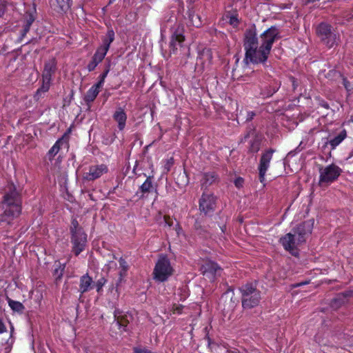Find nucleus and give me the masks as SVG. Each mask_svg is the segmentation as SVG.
<instances>
[{
	"label": "nucleus",
	"mask_w": 353,
	"mask_h": 353,
	"mask_svg": "<svg viewBox=\"0 0 353 353\" xmlns=\"http://www.w3.org/2000/svg\"><path fill=\"white\" fill-rule=\"evenodd\" d=\"M279 37L278 29L273 26L261 34L259 40L256 37L254 28L246 30L243 41L246 63L265 62L268 57L272 43Z\"/></svg>",
	"instance_id": "nucleus-1"
},
{
	"label": "nucleus",
	"mask_w": 353,
	"mask_h": 353,
	"mask_svg": "<svg viewBox=\"0 0 353 353\" xmlns=\"http://www.w3.org/2000/svg\"><path fill=\"white\" fill-rule=\"evenodd\" d=\"M314 221L308 220L301 224L294 232V234L288 233L280 239V242L284 249L292 254L296 255V246L305 241V236L310 234L313 228Z\"/></svg>",
	"instance_id": "nucleus-2"
},
{
	"label": "nucleus",
	"mask_w": 353,
	"mask_h": 353,
	"mask_svg": "<svg viewBox=\"0 0 353 353\" xmlns=\"http://www.w3.org/2000/svg\"><path fill=\"white\" fill-rule=\"evenodd\" d=\"M174 273V269L167 256L161 255L158 259L154 270L153 278L158 282H164Z\"/></svg>",
	"instance_id": "nucleus-3"
},
{
	"label": "nucleus",
	"mask_w": 353,
	"mask_h": 353,
	"mask_svg": "<svg viewBox=\"0 0 353 353\" xmlns=\"http://www.w3.org/2000/svg\"><path fill=\"white\" fill-rule=\"evenodd\" d=\"M242 306L245 309L256 307L261 300V293L252 285L247 284L241 288Z\"/></svg>",
	"instance_id": "nucleus-4"
},
{
	"label": "nucleus",
	"mask_w": 353,
	"mask_h": 353,
	"mask_svg": "<svg viewBox=\"0 0 353 353\" xmlns=\"http://www.w3.org/2000/svg\"><path fill=\"white\" fill-rule=\"evenodd\" d=\"M316 34L321 42L329 48H333L339 41V36L327 23H320L316 28Z\"/></svg>",
	"instance_id": "nucleus-5"
},
{
	"label": "nucleus",
	"mask_w": 353,
	"mask_h": 353,
	"mask_svg": "<svg viewBox=\"0 0 353 353\" xmlns=\"http://www.w3.org/2000/svg\"><path fill=\"white\" fill-rule=\"evenodd\" d=\"M342 170L335 164H331L319 169V184L321 187L328 186L341 175Z\"/></svg>",
	"instance_id": "nucleus-6"
},
{
	"label": "nucleus",
	"mask_w": 353,
	"mask_h": 353,
	"mask_svg": "<svg viewBox=\"0 0 353 353\" xmlns=\"http://www.w3.org/2000/svg\"><path fill=\"white\" fill-rule=\"evenodd\" d=\"M71 232L72 234L73 251L76 255H78L85 246L87 235L82 228L79 227V223L75 219L72 221Z\"/></svg>",
	"instance_id": "nucleus-7"
},
{
	"label": "nucleus",
	"mask_w": 353,
	"mask_h": 353,
	"mask_svg": "<svg viewBox=\"0 0 353 353\" xmlns=\"http://www.w3.org/2000/svg\"><path fill=\"white\" fill-rule=\"evenodd\" d=\"M216 196L211 192H203L199 199V210L205 214L212 212L216 208Z\"/></svg>",
	"instance_id": "nucleus-8"
},
{
	"label": "nucleus",
	"mask_w": 353,
	"mask_h": 353,
	"mask_svg": "<svg viewBox=\"0 0 353 353\" xmlns=\"http://www.w3.org/2000/svg\"><path fill=\"white\" fill-rule=\"evenodd\" d=\"M274 152V150L270 149L266 150L261 155L259 165V180L261 183L265 181V173L270 167Z\"/></svg>",
	"instance_id": "nucleus-9"
},
{
	"label": "nucleus",
	"mask_w": 353,
	"mask_h": 353,
	"mask_svg": "<svg viewBox=\"0 0 353 353\" xmlns=\"http://www.w3.org/2000/svg\"><path fill=\"white\" fill-rule=\"evenodd\" d=\"M114 34L112 30H108L106 37L103 40V45L100 46L93 56L96 60L101 62L109 50L111 43L114 41Z\"/></svg>",
	"instance_id": "nucleus-10"
},
{
	"label": "nucleus",
	"mask_w": 353,
	"mask_h": 353,
	"mask_svg": "<svg viewBox=\"0 0 353 353\" xmlns=\"http://www.w3.org/2000/svg\"><path fill=\"white\" fill-rule=\"evenodd\" d=\"M108 168L104 164L93 165L88 168L83 173V178L87 181H94L101 177L103 174L108 172Z\"/></svg>",
	"instance_id": "nucleus-11"
},
{
	"label": "nucleus",
	"mask_w": 353,
	"mask_h": 353,
	"mask_svg": "<svg viewBox=\"0 0 353 353\" xmlns=\"http://www.w3.org/2000/svg\"><path fill=\"white\" fill-rule=\"evenodd\" d=\"M219 270V265L210 261H205L201 266L203 275L210 279H214L217 271Z\"/></svg>",
	"instance_id": "nucleus-12"
},
{
	"label": "nucleus",
	"mask_w": 353,
	"mask_h": 353,
	"mask_svg": "<svg viewBox=\"0 0 353 353\" xmlns=\"http://www.w3.org/2000/svg\"><path fill=\"white\" fill-rule=\"evenodd\" d=\"M113 119L117 123L119 130H123L125 127L127 115L121 108H117L112 115Z\"/></svg>",
	"instance_id": "nucleus-13"
},
{
	"label": "nucleus",
	"mask_w": 353,
	"mask_h": 353,
	"mask_svg": "<svg viewBox=\"0 0 353 353\" xmlns=\"http://www.w3.org/2000/svg\"><path fill=\"white\" fill-rule=\"evenodd\" d=\"M212 59V52L210 49H204L200 52L197 59L196 65H202L203 68L208 67Z\"/></svg>",
	"instance_id": "nucleus-14"
},
{
	"label": "nucleus",
	"mask_w": 353,
	"mask_h": 353,
	"mask_svg": "<svg viewBox=\"0 0 353 353\" xmlns=\"http://www.w3.org/2000/svg\"><path fill=\"white\" fill-rule=\"evenodd\" d=\"M57 63L54 59H51L48 61L44 65V69L42 74L43 78H47L51 80L52 74H54L57 70Z\"/></svg>",
	"instance_id": "nucleus-15"
},
{
	"label": "nucleus",
	"mask_w": 353,
	"mask_h": 353,
	"mask_svg": "<svg viewBox=\"0 0 353 353\" xmlns=\"http://www.w3.org/2000/svg\"><path fill=\"white\" fill-rule=\"evenodd\" d=\"M92 279L88 274L82 276L80 279L79 291L81 294L85 293L92 288Z\"/></svg>",
	"instance_id": "nucleus-16"
},
{
	"label": "nucleus",
	"mask_w": 353,
	"mask_h": 353,
	"mask_svg": "<svg viewBox=\"0 0 353 353\" xmlns=\"http://www.w3.org/2000/svg\"><path fill=\"white\" fill-rule=\"evenodd\" d=\"M10 337L0 335V353H8L11 350V343L9 341Z\"/></svg>",
	"instance_id": "nucleus-17"
},
{
	"label": "nucleus",
	"mask_w": 353,
	"mask_h": 353,
	"mask_svg": "<svg viewBox=\"0 0 353 353\" xmlns=\"http://www.w3.org/2000/svg\"><path fill=\"white\" fill-rule=\"evenodd\" d=\"M185 37L184 36L178 32H176L174 34L172 37V41H171V46H172L173 52L174 50H177L178 46L181 47L182 43L184 41Z\"/></svg>",
	"instance_id": "nucleus-18"
},
{
	"label": "nucleus",
	"mask_w": 353,
	"mask_h": 353,
	"mask_svg": "<svg viewBox=\"0 0 353 353\" xmlns=\"http://www.w3.org/2000/svg\"><path fill=\"white\" fill-rule=\"evenodd\" d=\"M100 87H97V85H94L92 86L88 91L87 92L85 96V100L87 102H92L93 101L97 96L98 95Z\"/></svg>",
	"instance_id": "nucleus-19"
},
{
	"label": "nucleus",
	"mask_w": 353,
	"mask_h": 353,
	"mask_svg": "<svg viewBox=\"0 0 353 353\" xmlns=\"http://www.w3.org/2000/svg\"><path fill=\"white\" fill-rule=\"evenodd\" d=\"M347 137V132L345 130H343L336 137L329 141V143L332 146V149H334L338 146Z\"/></svg>",
	"instance_id": "nucleus-20"
},
{
	"label": "nucleus",
	"mask_w": 353,
	"mask_h": 353,
	"mask_svg": "<svg viewBox=\"0 0 353 353\" xmlns=\"http://www.w3.org/2000/svg\"><path fill=\"white\" fill-rule=\"evenodd\" d=\"M216 180V176L214 173H207L203 174L201 180V187L207 188L208 185L214 183Z\"/></svg>",
	"instance_id": "nucleus-21"
},
{
	"label": "nucleus",
	"mask_w": 353,
	"mask_h": 353,
	"mask_svg": "<svg viewBox=\"0 0 353 353\" xmlns=\"http://www.w3.org/2000/svg\"><path fill=\"white\" fill-rule=\"evenodd\" d=\"M8 305L10 308L14 311L19 313H22L25 309L23 305L16 301H13L11 299L7 297Z\"/></svg>",
	"instance_id": "nucleus-22"
},
{
	"label": "nucleus",
	"mask_w": 353,
	"mask_h": 353,
	"mask_svg": "<svg viewBox=\"0 0 353 353\" xmlns=\"http://www.w3.org/2000/svg\"><path fill=\"white\" fill-rule=\"evenodd\" d=\"M63 143H64V141H63V139L58 140L54 143V145L51 148V149L49 150L48 154L50 157L55 156L59 152V151L61 148V145H63Z\"/></svg>",
	"instance_id": "nucleus-23"
},
{
	"label": "nucleus",
	"mask_w": 353,
	"mask_h": 353,
	"mask_svg": "<svg viewBox=\"0 0 353 353\" xmlns=\"http://www.w3.org/2000/svg\"><path fill=\"white\" fill-rule=\"evenodd\" d=\"M190 20L192 24V26L195 27H199L201 26V18L199 14H196L194 12H191L189 14Z\"/></svg>",
	"instance_id": "nucleus-24"
},
{
	"label": "nucleus",
	"mask_w": 353,
	"mask_h": 353,
	"mask_svg": "<svg viewBox=\"0 0 353 353\" xmlns=\"http://www.w3.org/2000/svg\"><path fill=\"white\" fill-rule=\"evenodd\" d=\"M56 1L61 11L68 10L72 3V0H56Z\"/></svg>",
	"instance_id": "nucleus-25"
},
{
	"label": "nucleus",
	"mask_w": 353,
	"mask_h": 353,
	"mask_svg": "<svg viewBox=\"0 0 353 353\" xmlns=\"http://www.w3.org/2000/svg\"><path fill=\"white\" fill-rule=\"evenodd\" d=\"M50 83L51 80H50L49 79L43 78L42 85L40 88L38 89L37 94H39L40 92H47L50 87Z\"/></svg>",
	"instance_id": "nucleus-26"
},
{
	"label": "nucleus",
	"mask_w": 353,
	"mask_h": 353,
	"mask_svg": "<svg viewBox=\"0 0 353 353\" xmlns=\"http://www.w3.org/2000/svg\"><path fill=\"white\" fill-rule=\"evenodd\" d=\"M152 181L150 178H148L141 185V190L142 192H148L152 188Z\"/></svg>",
	"instance_id": "nucleus-27"
},
{
	"label": "nucleus",
	"mask_w": 353,
	"mask_h": 353,
	"mask_svg": "<svg viewBox=\"0 0 353 353\" xmlns=\"http://www.w3.org/2000/svg\"><path fill=\"white\" fill-rule=\"evenodd\" d=\"M119 265L123 271V272H120V276H121V277H122L123 275L125 274V272L127 271L128 265L127 264V262L122 258H121L119 259ZM121 280V278H120V281Z\"/></svg>",
	"instance_id": "nucleus-28"
},
{
	"label": "nucleus",
	"mask_w": 353,
	"mask_h": 353,
	"mask_svg": "<svg viewBox=\"0 0 353 353\" xmlns=\"http://www.w3.org/2000/svg\"><path fill=\"white\" fill-rule=\"evenodd\" d=\"M34 21V17L33 16V14H30L26 19V26L25 28L26 32H28L29 30L30 26H31V24L33 23Z\"/></svg>",
	"instance_id": "nucleus-29"
},
{
	"label": "nucleus",
	"mask_w": 353,
	"mask_h": 353,
	"mask_svg": "<svg viewBox=\"0 0 353 353\" xmlns=\"http://www.w3.org/2000/svg\"><path fill=\"white\" fill-rule=\"evenodd\" d=\"M105 283L106 280L105 279V278L102 277L99 279L96 283L97 291L99 292L102 289L103 285L105 284Z\"/></svg>",
	"instance_id": "nucleus-30"
},
{
	"label": "nucleus",
	"mask_w": 353,
	"mask_h": 353,
	"mask_svg": "<svg viewBox=\"0 0 353 353\" xmlns=\"http://www.w3.org/2000/svg\"><path fill=\"white\" fill-rule=\"evenodd\" d=\"M228 22L231 26H232L234 28L239 25V19L235 15L230 16Z\"/></svg>",
	"instance_id": "nucleus-31"
},
{
	"label": "nucleus",
	"mask_w": 353,
	"mask_h": 353,
	"mask_svg": "<svg viewBox=\"0 0 353 353\" xmlns=\"http://www.w3.org/2000/svg\"><path fill=\"white\" fill-rule=\"evenodd\" d=\"M174 164V159L172 158H170L168 159L164 165V171L168 172L170 171V168Z\"/></svg>",
	"instance_id": "nucleus-32"
},
{
	"label": "nucleus",
	"mask_w": 353,
	"mask_h": 353,
	"mask_svg": "<svg viewBox=\"0 0 353 353\" xmlns=\"http://www.w3.org/2000/svg\"><path fill=\"white\" fill-rule=\"evenodd\" d=\"M100 62L92 58V60L88 65V69L89 71L93 70Z\"/></svg>",
	"instance_id": "nucleus-33"
},
{
	"label": "nucleus",
	"mask_w": 353,
	"mask_h": 353,
	"mask_svg": "<svg viewBox=\"0 0 353 353\" xmlns=\"http://www.w3.org/2000/svg\"><path fill=\"white\" fill-rule=\"evenodd\" d=\"M108 70L105 71L104 73H103L100 77H101V79L100 81L96 83V85H97V87H100L101 88L103 85V83H104V81H105V79L108 74Z\"/></svg>",
	"instance_id": "nucleus-34"
},
{
	"label": "nucleus",
	"mask_w": 353,
	"mask_h": 353,
	"mask_svg": "<svg viewBox=\"0 0 353 353\" xmlns=\"http://www.w3.org/2000/svg\"><path fill=\"white\" fill-rule=\"evenodd\" d=\"M183 306L181 305H173L172 307V312L174 314H181Z\"/></svg>",
	"instance_id": "nucleus-35"
},
{
	"label": "nucleus",
	"mask_w": 353,
	"mask_h": 353,
	"mask_svg": "<svg viewBox=\"0 0 353 353\" xmlns=\"http://www.w3.org/2000/svg\"><path fill=\"white\" fill-rule=\"evenodd\" d=\"M111 294L112 295L113 299H117L119 297V292L117 290V288H114V286L110 290Z\"/></svg>",
	"instance_id": "nucleus-36"
},
{
	"label": "nucleus",
	"mask_w": 353,
	"mask_h": 353,
	"mask_svg": "<svg viewBox=\"0 0 353 353\" xmlns=\"http://www.w3.org/2000/svg\"><path fill=\"white\" fill-rule=\"evenodd\" d=\"M243 179L241 177H239L235 179L234 181V185L236 188H240L243 186Z\"/></svg>",
	"instance_id": "nucleus-37"
},
{
	"label": "nucleus",
	"mask_w": 353,
	"mask_h": 353,
	"mask_svg": "<svg viewBox=\"0 0 353 353\" xmlns=\"http://www.w3.org/2000/svg\"><path fill=\"white\" fill-rule=\"evenodd\" d=\"M343 83L345 89L347 91H351L353 89V88L350 85V83L344 78H343Z\"/></svg>",
	"instance_id": "nucleus-38"
},
{
	"label": "nucleus",
	"mask_w": 353,
	"mask_h": 353,
	"mask_svg": "<svg viewBox=\"0 0 353 353\" xmlns=\"http://www.w3.org/2000/svg\"><path fill=\"white\" fill-rule=\"evenodd\" d=\"M164 221H165V224H167L169 226H171L173 223L172 221L170 219V218L167 216H164Z\"/></svg>",
	"instance_id": "nucleus-39"
},
{
	"label": "nucleus",
	"mask_w": 353,
	"mask_h": 353,
	"mask_svg": "<svg viewBox=\"0 0 353 353\" xmlns=\"http://www.w3.org/2000/svg\"><path fill=\"white\" fill-rule=\"evenodd\" d=\"M6 331V327L3 323L2 321L0 319V334Z\"/></svg>",
	"instance_id": "nucleus-40"
},
{
	"label": "nucleus",
	"mask_w": 353,
	"mask_h": 353,
	"mask_svg": "<svg viewBox=\"0 0 353 353\" xmlns=\"http://www.w3.org/2000/svg\"><path fill=\"white\" fill-rule=\"evenodd\" d=\"M133 353H152L150 351L135 349Z\"/></svg>",
	"instance_id": "nucleus-41"
},
{
	"label": "nucleus",
	"mask_w": 353,
	"mask_h": 353,
	"mask_svg": "<svg viewBox=\"0 0 353 353\" xmlns=\"http://www.w3.org/2000/svg\"><path fill=\"white\" fill-rule=\"evenodd\" d=\"M255 114L254 112H248V118L247 120H251L254 117Z\"/></svg>",
	"instance_id": "nucleus-42"
},
{
	"label": "nucleus",
	"mask_w": 353,
	"mask_h": 353,
	"mask_svg": "<svg viewBox=\"0 0 353 353\" xmlns=\"http://www.w3.org/2000/svg\"><path fill=\"white\" fill-rule=\"evenodd\" d=\"M352 158H353V150L350 152L349 156L347 157L348 159Z\"/></svg>",
	"instance_id": "nucleus-43"
},
{
	"label": "nucleus",
	"mask_w": 353,
	"mask_h": 353,
	"mask_svg": "<svg viewBox=\"0 0 353 353\" xmlns=\"http://www.w3.org/2000/svg\"><path fill=\"white\" fill-rule=\"evenodd\" d=\"M117 325H122V326H124V327L125 326V325H124V323L121 324V323H120L119 321H117Z\"/></svg>",
	"instance_id": "nucleus-44"
},
{
	"label": "nucleus",
	"mask_w": 353,
	"mask_h": 353,
	"mask_svg": "<svg viewBox=\"0 0 353 353\" xmlns=\"http://www.w3.org/2000/svg\"><path fill=\"white\" fill-rule=\"evenodd\" d=\"M334 73L335 74H336L337 76L341 77V75H340V74H339V72H334Z\"/></svg>",
	"instance_id": "nucleus-45"
},
{
	"label": "nucleus",
	"mask_w": 353,
	"mask_h": 353,
	"mask_svg": "<svg viewBox=\"0 0 353 353\" xmlns=\"http://www.w3.org/2000/svg\"><path fill=\"white\" fill-rule=\"evenodd\" d=\"M302 284H303V283H298V284H296L295 286H300V285H301Z\"/></svg>",
	"instance_id": "nucleus-46"
}]
</instances>
